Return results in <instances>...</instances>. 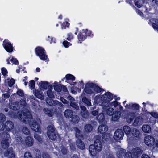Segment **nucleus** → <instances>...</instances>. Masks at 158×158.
I'll return each mask as SVG.
<instances>
[{"mask_svg": "<svg viewBox=\"0 0 158 158\" xmlns=\"http://www.w3.org/2000/svg\"><path fill=\"white\" fill-rule=\"evenodd\" d=\"M97 118L99 122L103 121L104 118V116L103 114L101 113L97 117Z\"/></svg>", "mask_w": 158, "mask_h": 158, "instance_id": "37998d69", "label": "nucleus"}, {"mask_svg": "<svg viewBox=\"0 0 158 158\" xmlns=\"http://www.w3.org/2000/svg\"><path fill=\"white\" fill-rule=\"evenodd\" d=\"M10 96V95L8 93H6L3 94L2 96V98L6 99L8 98Z\"/></svg>", "mask_w": 158, "mask_h": 158, "instance_id": "e2e57ef3", "label": "nucleus"}, {"mask_svg": "<svg viewBox=\"0 0 158 158\" xmlns=\"http://www.w3.org/2000/svg\"><path fill=\"white\" fill-rule=\"evenodd\" d=\"M22 112L21 111H19L17 114V117L19 119H20L22 121L26 123H29L31 126V129L35 131H39L40 130V128L39 123L40 122L39 120L38 122L35 121H33L32 123V116L30 112L28 111H26V112L23 113V115L22 114Z\"/></svg>", "mask_w": 158, "mask_h": 158, "instance_id": "f257e3e1", "label": "nucleus"}, {"mask_svg": "<svg viewBox=\"0 0 158 158\" xmlns=\"http://www.w3.org/2000/svg\"><path fill=\"white\" fill-rule=\"evenodd\" d=\"M5 83H8V86L9 87L12 86L15 83V81L13 78H6V77H5Z\"/></svg>", "mask_w": 158, "mask_h": 158, "instance_id": "a878e982", "label": "nucleus"}, {"mask_svg": "<svg viewBox=\"0 0 158 158\" xmlns=\"http://www.w3.org/2000/svg\"><path fill=\"white\" fill-rule=\"evenodd\" d=\"M74 130L76 132V135L77 137L79 138V136H78V134L80 133V131L77 128H74Z\"/></svg>", "mask_w": 158, "mask_h": 158, "instance_id": "052dcab7", "label": "nucleus"}, {"mask_svg": "<svg viewBox=\"0 0 158 158\" xmlns=\"http://www.w3.org/2000/svg\"><path fill=\"white\" fill-rule=\"evenodd\" d=\"M50 89V90H48L47 91V94L48 96L50 98H52L53 97L52 93L51 90L52 89V86L51 85H49Z\"/></svg>", "mask_w": 158, "mask_h": 158, "instance_id": "e433bc0d", "label": "nucleus"}, {"mask_svg": "<svg viewBox=\"0 0 158 158\" xmlns=\"http://www.w3.org/2000/svg\"><path fill=\"white\" fill-rule=\"evenodd\" d=\"M34 138L39 142H40L42 140V138L37 134H35L34 135Z\"/></svg>", "mask_w": 158, "mask_h": 158, "instance_id": "864d4df0", "label": "nucleus"}, {"mask_svg": "<svg viewBox=\"0 0 158 158\" xmlns=\"http://www.w3.org/2000/svg\"><path fill=\"white\" fill-rule=\"evenodd\" d=\"M70 105L71 106L76 109H77V108H78V106L76 104L73 103H71L70 104Z\"/></svg>", "mask_w": 158, "mask_h": 158, "instance_id": "69168bd1", "label": "nucleus"}, {"mask_svg": "<svg viewBox=\"0 0 158 158\" xmlns=\"http://www.w3.org/2000/svg\"><path fill=\"white\" fill-rule=\"evenodd\" d=\"M142 150L139 147H137L132 149L131 152H127L124 158H137L142 153Z\"/></svg>", "mask_w": 158, "mask_h": 158, "instance_id": "423d86ee", "label": "nucleus"}, {"mask_svg": "<svg viewBox=\"0 0 158 158\" xmlns=\"http://www.w3.org/2000/svg\"><path fill=\"white\" fill-rule=\"evenodd\" d=\"M131 134V136L132 137L131 138L130 140L132 139L134 137H138L140 135V132L139 130L134 129L132 130Z\"/></svg>", "mask_w": 158, "mask_h": 158, "instance_id": "4468645a", "label": "nucleus"}, {"mask_svg": "<svg viewBox=\"0 0 158 158\" xmlns=\"http://www.w3.org/2000/svg\"><path fill=\"white\" fill-rule=\"evenodd\" d=\"M79 120V117L76 115H74L72 119V121L74 123H77Z\"/></svg>", "mask_w": 158, "mask_h": 158, "instance_id": "a19ab883", "label": "nucleus"}, {"mask_svg": "<svg viewBox=\"0 0 158 158\" xmlns=\"http://www.w3.org/2000/svg\"><path fill=\"white\" fill-rule=\"evenodd\" d=\"M141 158H150V157L146 154H143L142 155Z\"/></svg>", "mask_w": 158, "mask_h": 158, "instance_id": "774afa93", "label": "nucleus"}, {"mask_svg": "<svg viewBox=\"0 0 158 158\" xmlns=\"http://www.w3.org/2000/svg\"><path fill=\"white\" fill-rule=\"evenodd\" d=\"M35 95L37 98L41 100L44 99V95L40 93V92L36 90L35 92Z\"/></svg>", "mask_w": 158, "mask_h": 158, "instance_id": "2f4dec72", "label": "nucleus"}, {"mask_svg": "<svg viewBox=\"0 0 158 158\" xmlns=\"http://www.w3.org/2000/svg\"><path fill=\"white\" fill-rule=\"evenodd\" d=\"M73 114V113L72 111L69 110H66L64 113V115L67 118H71Z\"/></svg>", "mask_w": 158, "mask_h": 158, "instance_id": "cd10ccee", "label": "nucleus"}, {"mask_svg": "<svg viewBox=\"0 0 158 158\" xmlns=\"http://www.w3.org/2000/svg\"><path fill=\"white\" fill-rule=\"evenodd\" d=\"M76 143L77 147L79 148L82 149H83L85 148V144L80 139L77 140L76 141Z\"/></svg>", "mask_w": 158, "mask_h": 158, "instance_id": "bb28decb", "label": "nucleus"}, {"mask_svg": "<svg viewBox=\"0 0 158 158\" xmlns=\"http://www.w3.org/2000/svg\"><path fill=\"white\" fill-rule=\"evenodd\" d=\"M24 158H32L29 152H26L24 154Z\"/></svg>", "mask_w": 158, "mask_h": 158, "instance_id": "6e6d98bb", "label": "nucleus"}, {"mask_svg": "<svg viewBox=\"0 0 158 158\" xmlns=\"http://www.w3.org/2000/svg\"><path fill=\"white\" fill-rule=\"evenodd\" d=\"M106 114L109 116H111L113 115L114 110V109L110 107L108 108L106 111Z\"/></svg>", "mask_w": 158, "mask_h": 158, "instance_id": "7c9ffc66", "label": "nucleus"}, {"mask_svg": "<svg viewBox=\"0 0 158 158\" xmlns=\"http://www.w3.org/2000/svg\"><path fill=\"white\" fill-rule=\"evenodd\" d=\"M23 131L24 134H28L30 133L29 130L26 127H24L23 128Z\"/></svg>", "mask_w": 158, "mask_h": 158, "instance_id": "bf43d9fd", "label": "nucleus"}, {"mask_svg": "<svg viewBox=\"0 0 158 158\" xmlns=\"http://www.w3.org/2000/svg\"><path fill=\"white\" fill-rule=\"evenodd\" d=\"M5 116L2 114H0V130H3L5 128L7 130H10L14 127L13 123L10 121H8L6 123L5 126L3 124V123L5 120Z\"/></svg>", "mask_w": 158, "mask_h": 158, "instance_id": "39448f33", "label": "nucleus"}, {"mask_svg": "<svg viewBox=\"0 0 158 158\" xmlns=\"http://www.w3.org/2000/svg\"><path fill=\"white\" fill-rule=\"evenodd\" d=\"M152 19L150 20V22H152V26L153 28L155 29H157L158 30V22H157L158 20H156L155 21V23H154L152 22Z\"/></svg>", "mask_w": 158, "mask_h": 158, "instance_id": "4c0bfd02", "label": "nucleus"}, {"mask_svg": "<svg viewBox=\"0 0 158 158\" xmlns=\"http://www.w3.org/2000/svg\"><path fill=\"white\" fill-rule=\"evenodd\" d=\"M10 60L13 64L15 65H18L19 64V62L16 59L13 57H9L7 60V64H10Z\"/></svg>", "mask_w": 158, "mask_h": 158, "instance_id": "a211bd4d", "label": "nucleus"}, {"mask_svg": "<svg viewBox=\"0 0 158 158\" xmlns=\"http://www.w3.org/2000/svg\"><path fill=\"white\" fill-rule=\"evenodd\" d=\"M35 52L40 58L43 61H48V56L46 55L45 50L41 47H37L35 49Z\"/></svg>", "mask_w": 158, "mask_h": 158, "instance_id": "0eeeda50", "label": "nucleus"}, {"mask_svg": "<svg viewBox=\"0 0 158 158\" xmlns=\"http://www.w3.org/2000/svg\"><path fill=\"white\" fill-rule=\"evenodd\" d=\"M108 129L107 127L104 125H101L99 126L98 128V131L101 133H103L106 131Z\"/></svg>", "mask_w": 158, "mask_h": 158, "instance_id": "4be33fe9", "label": "nucleus"}, {"mask_svg": "<svg viewBox=\"0 0 158 158\" xmlns=\"http://www.w3.org/2000/svg\"><path fill=\"white\" fill-rule=\"evenodd\" d=\"M57 84L58 83L56 82H55L54 83V84L55 85H54V89L55 90L59 92L60 91V86L57 85Z\"/></svg>", "mask_w": 158, "mask_h": 158, "instance_id": "ea45409f", "label": "nucleus"}, {"mask_svg": "<svg viewBox=\"0 0 158 158\" xmlns=\"http://www.w3.org/2000/svg\"><path fill=\"white\" fill-rule=\"evenodd\" d=\"M112 105L111 106H114V107H116V106H118L119 105V104L118 102H117L116 101H114L112 102L111 103Z\"/></svg>", "mask_w": 158, "mask_h": 158, "instance_id": "13d9d810", "label": "nucleus"}, {"mask_svg": "<svg viewBox=\"0 0 158 158\" xmlns=\"http://www.w3.org/2000/svg\"><path fill=\"white\" fill-rule=\"evenodd\" d=\"M17 93V94L20 96H23L24 95V93L23 91L20 89L18 90Z\"/></svg>", "mask_w": 158, "mask_h": 158, "instance_id": "5fc2aeb1", "label": "nucleus"}, {"mask_svg": "<svg viewBox=\"0 0 158 158\" xmlns=\"http://www.w3.org/2000/svg\"><path fill=\"white\" fill-rule=\"evenodd\" d=\"M87 31L86 30H82L81 32L78 35V38L80 42L84 41L86 38L85 35V32Z\"/></svg>", "mask_w": 158, "mask_h": 158, "instance_id": "f8f14e48", "label": "nucleus"}, {"mask_svg": "<svg viewBox=\"0 0 158 158\" xmlns=\"http://www.w3.org/2000/svg\"><path fill=\"white\" fill-rule=\"evenodd\" d=\"M155 139L154 137L150 135H147L144 138V143L147 146H152L154 144Z\"/></svg>", "mask_w": 158, "mask_h": 158, "instance_id": "9d476101", "label": "nucleus"}, {"mask_svg": "<svg viewBox=\"0 0 158 158\" xmlns=\"http://www.w3.org/2000/svg\"><path fill=\"white\" fill-rule=\"evenodd\" d=\"M2 73L4 76L7 74L8 72L6 69L5 68H2L1 69Z\"/></svg>", "mask_w": 158, "mask_h": 158, "instance_id": "3c124183", "label": "nucleus"}, {"mask_svg": "<svg viewBox=\"0 0 158 158\" xmlns=\"http://www.w3.org/2000/svg\"><path fill=\"white\" fill-rule=\"evenodd\" d=\"M6 138L5 137V140H2L1 141V145L3 148H7L9 145L8 142L7 141V139L9 138L10 136L8 134H6Z\"/></svg>", "mask_w": 158, "mask_h": 158, "instance_id": "2eb2a0df", "label": "nucleus"}, {"mask_svg": "<svg viewBox=\"0 0 158 158\" xmlns=\"http://www.w3.org/2000/svg\"><path fill=\"white\" fill-rule=\"evenodd\" d=\"M3 45L5 50L8 52H11L13 51V46L8 40H5L3 42Z\"/></svg>", "mask_w": 158, "mask_h": 158, "instance_id": "9b49d317", "label": "nucleus"}, {"mask_svg": "<svg viewBox=\"0 0 158 158\" xmlns=\"http://www.w3.org/2000/svg\"><path fill=\"white\" fill-rule=\"evenodd\" d=\"M64 46L66 48H68L69 46L72 45V44L68 42L67 41H64L63 42Z\"/></svg>", "mask_w": 158, "mask_h": 158, "instance_id": "8fccbe9b", "label": "nucleus"}, {"mask_svg": "<svg viewBox=\"0 0 158 158\" xmlns=\"http://www.w3.org/2000/svg\"><path fill=\"white\" fill-rule=\"evenodd\" d=\"M123 129L125 133L127 135L128 140H130V139L132 137L131 136V133L130 132L131 129L130 127L128 126H125L123 127Z\"/></svg>", "mask_w": 158, "mask_h": 158, "instance_id": "ddd939ff", "label": "nucleus"}, {"mask_svg": "<svg viewBox=\"0 0 158 158\" xmlns=\"http://www.w3.org/2000/svg\"><path fill=\"white\" fill-rule=\"evenodd\" d=\"M143 131L145 133H149L151 131L150 126L148 125H143L142 127Z\"/></svg>", "mask_w": 158, "mask_h": 158, "instance_id": "393cba45", "label": "nucleus"}, {"mask_svg": "<svg viewBox=\"0 0 158 158\" xmlns=\"http://www.w3.org/2000/svg\"><path fill=\"white\" fill-rule=\"evenodd\" d=\"M129 108H131L134 110H139V106L136 104H130L129 105Z\"/></svg>", "mask_w": 158, "mask_h": 158, "instance_id": "c85d7f7f", "label": "nucleus"}, {"mask_svg": "<svg viewBox=\"0 0 158 158\" xmlns=\"http://www.w3.org/2000/svg\"><path fill=\"white\" fill-rule=\"evenodd\" d=\"M48 129L47 134L48 137L51 139L54 140L56 137V132L53 127L52 126H49L48 127Z\"/></svg>", "mask_w": 158, "mask_h": 158, "instance_id": "6e6552de", "label": "nucleus"}, {"mask_svg": "<svg viewBox=\"0 0 158 158\" xmlns=\"http://www.w3.org/2000/svg\"><path fill=\"white\" fill-rule=\"evenodd\" d=\"M85 130L86 132H89L92 130V127L89 124L86 125L85 127Z\"/></svg>", "mask_w": 158, "mask_h": 158, "instance_id": "c9c22d12", "label": "nucleus"}, {"mask_svg": "<svg viewBox=\"0 0 158 158\" xmlns=\"http://www.w3.org/2000/svg\"><path fill=\"white\" fill-rule=\"evenodd\" d=\"M16 103L15 104H11V105L10 104V108L13 110H15L17 109V107H18L17 105L16 106Z\"/></svg>", "mask_w": 158, "mask_h": 158, "instance_id": "603ef678", "label": "nucleus"}, {"mask_svg": "<svg viewBox=\"0 0 158 158\" xmlns=\"http://www.w3.org/2000/svg\"><path fill=\"white\" fill-rule=\"evenodd\" d=\"M48 83L45 81H41L39 83V85L41 89H46L48 85Z\"/></svg>", "mask_w": 158, "mask_h": 158, "instance_id": "c756f323", "label": "nucleus"}, {"mask_svg": "<svg viewBox=\"0 0 158 158\" xmlns=\"http://www.w3.org/2000/svg\"><path fill=\"white\" fill-rule=\"evenodd\" d=\"M143 122V119L140 117H137L135 119L133 125L135 126H139L142 124Z\"/></svg>", "mask_w": 158, "mask_h": 158, "instance_id": "aec40b11", "label": "nucleus"}, {"mask_svg": "<svg viewBox=\"0 0 158 158\" xmlns=\"http://www.w3.org/2000/svg\"><path fill=\"white\" fill-rule=\"evenodd\" d=\"M135 5L139 8L142 5V2L140 0L137 1H135Z\"/></svg>", "mask_w": 158, "mask_h": 158, "instance_id": "c03bdc74", "label": "nucleus"}, {"mask_svg": "<svg viewBox=\"0 0 158 158\" xmlns=\"http://www.w3.org/2000/svg\"><path fill=\"white\" fill-rule=\"evenodd\" d=\"M82 101L83 102L85 103L87 105L90 106L91 105L90 100L88 99L85 97H84L82 98Z\"/></svg>", "mask_w": 158, "mask_h": 158, "instance_id": "72a5a7b5", "label": "nucleus"}, {"mask_svg": "<svg viewBox=\"0 0 158 158\" xmlns=\"http://www.w3.org/2000/svg\"><path fill=\"white\" fill-rule=\"evenodd\" d=\"M102 89L94 84L93 83L89 82L85 85V91L87 94H96L102 91Z\"/></svg>", "mask_w": 158, "mask_h": 158, "instance_id": "20e7f679", "label": "nucleus"}, {"mask_svg": "<svg viewBox=\"0 0 158 158\" xmlns=\"http://www.w3.org/2000/svg\"><path fill=\"white\" fill-rule=\"evenodd\" d=\"M46 102L50 106H53L56 105L57 104L59 105H61V104L58 101H56L50 99H48L46 100Z\"/></svg>", "mask_w": 158, "mask_h": 158, "instance_id": "6ab92c4d", "label": "nucleus"}, {"mask_svg": "<svg viewBox=\"0 0 158 158\" xmlns=\"http://www.w3.org/2000/svg\"><path fill=\"white\" fill-rule=\"evenodd\" d=\"M113 98L112 94L110 92L105 93L101 95H98L95 98L94 105L99 104L102 106L103 109L104 110V107H107L110 106V102Z\"/></svg>", "mask_w": 158, "mask_h": 158, "instance_id": "f03ea898", "label": "nucleus"}, {"mask_svg": "<svg viewBox=\"0 0 158 158\" xmlns=\"http://www.w3.org/2000/svg\"><path fill=\"white\" fill-rule=\"evenodd\" d=\"M98 110H96L93 111L92 112V114L94 116H96L98 114Z\"/></svg>", "mask_w": 158, "mask_h": 158, "instance_id": "338daca9", "label": "nucleus"}, {"mask_svg": "<svg viewBox=\"0 0 158 158\" xmlns=\"http://www.w3.org/2000/svg\"><path fill=\"white\" fill-rule=\"evenodd\" d=\"M60 101L66 104H69V102H68L64 98H63L61 97L60 98Z\"/></svg>", "mask_w": 158, "mask_h": 158, "instance_id": "680f3d73", "label": "nucleus"}, {"mask_svg": "<svg viewBox=\"0 0 158 158\" xmlns=\"http://www.w3.org/2000/svg\"><path fill=\"white\" fill-rule=\"evenodd\" d=\"M44 112L49 116H52V113L51 111L48 110L47 108H44L43 110Z\"/></svg>", "mask_w": 158, "mask_h": 158, "instance_id": "58836bf2", "label": "nucleus"}, {"mask_svg": "<svg viewBox=\"0 0 158 158\" xmlns=\"http://www.w3.org/2000/svg\"><path fill=\"white\" fill-rule=\"evenodd\" d=\"M125 150L121 148L120 147L118 148L116 153V155L117 157L119 158L122 157L125 152Z\"/></svg>", "mask_w": 158, "mask_h": 158, "instance_id": "dca6fc26", "label": "nucleus"}, {"mask_svg": "<svg viewBox=\"0 0 158 158\" xmlns=\"http://www.w3.org/2000/svg\"><path fill=\"white\" fill-rule=\"evenodd\" d=\"M94 145H91L89 147V150L90 155L92 156H95L97 152H99L102 150V144L100 141L101 137L98 135L94 137Z\"/></svg>", "mask_w": 158, "mask_h": 158, "instance_id": "7ed1b4c3", "label": "nucleus"}, {"mask_svg": "<svg viewBox=\"0 0 158 158\" xmlns=\"http://www.w3.org/2000/svg\"><path fill=\"white\" fill-rule=\"evenodd\" d=\"M81 114L82 117L84 118H86L88 115V112L86 110L85 106H81Z\"/></svg>", "mask_w": 158, "mask_h": 158, "instance_id": "f3484780", "label": "nucleus"}, {"mask_svg": "<svg viewBox=\"0 0 158 158\" xmlns=\"http://www.w3.org/2000/svg\"><path fill=\"white\" fill-rule=\"evenodd\" d=\"M83 30H86L87 31L85 32V35L86 37L87 36H88L91 37L93 36V34L91 31H88L87 29Z\"/></svg>", "mask_w": 158, "mask_h": 158, "instance_id": "a18cd8bd", "label": "nucleus"}, {"mask_svg": "<svg viewBox=\"0 0 158 158\" xmlns=\"http://www.w3.org/2000/svg\"><path fill=\"white\" fill-rule=\"evenodd\" d=\"M29 86L31 89H33L35 86V81L32 80L29 81Z\"/></svg>", "mask_w": 158, "mask_h": 158, "instance_id": "79ce46f5", "label": "nucleus"}, {"mask_svg": "<svg viewBox=\"0 0 158 158\" xmlns=\"http://www.w3.org/2000/svg\"><path fill=\"white\" fill-rule=\"evenodd\" d=\"M120 113L119 111H116L112 117V120L113 121H117L120 118Z\"/></svg>", "mask_w": 158, "mask_h": 158, "instance_id": "b1692460", "label": "nucleus"}, {"mask_svg": "<svg viewBox=\"0 0 158 158\" xmlns=\"http://www.w3.org/2000/svg\"><path fill=\"white\" fill-rule=\"evenodd\" d=\"M123 135L124 133L122 130L118 129L115 131L114 135V138L115 140L118 141L123 139Z\"/></svg>", "mask_w": 158, "mask_h": 158, "instance_id": "1a4fd4ad", "label": "nucleus"}, {"mask_svg": "<svg viewBox=\"0 0 158 158\" xmlns=\"http://www.w3.org/2000/svg\"><path fill=\"white\" fill-rule=\"evenodd\" d=\"M27 76L24 77V79H23V82L25 86H26L27 84V82H26V80L27 79Z\"/></svg>", "mask_w": 158, "mask_h": 158, "instance_id": "0e129e2a", "label": "nucleus"}, {"mask_svg": "<svg viewBox=\"0 0 158 158\" xmlns=\"http://www.w3.org/2000/svg\"><path fill=\"white\" fill-rule=\"evenodd\" d=\"M148 115H151L153 117L158 118V113L155 112H151V113H149L148 114Z\"/></svg>", "mask_w": 158, "mask_h": 158, "instance_id": "49530a36", "label": "nucleus"}, {"mask_svg": "<svg viewBox=\"0 0 158 158\" xmlns=\"http://www.w3.org/2000/svg\"><path fill=\"white\" fill-rule=\"evenodd\" d=\"M67 80H71L73 81L75 80L74 76L70 74H67L65 76Z\"/></svg>", "mask_w": 158, "mask_h": 158, "instance_id": "f704fd0d", "label": "nucleus"}, {"mask_svg": "<svg viewBox=\"0 0 158 158\" xmlns=\"http://www.w3.org/2000/svg\"><path fill=\"white\" fill-rule=\"evenodd\" d=\"M4 155L10 158H14L15 157V154L12 150L7 153H5Z\"/></svg>", "mask_w": 158, "mask_h": 158, "instance_id": "473e14b6", "label": "nucleus"}, {"mask_svg": "<svg viewBox=\"0 0 158 158\" xmlns=\"http://www.w3.org/2000/svg\"><path fill=\"white\" fill-rule=\"evenodd\" d=\"M135 117V113H129L126 116V121L127 123H130L132 121Z\"/></svg>", "mask_w": 158, "mask_h": 158, "instance_id": "412c9836", "label": "nucleus"}, {"mask_svg": "<svg viewBox=\"0 0 158 158\" xmlns=\"http://www.w3.org/2000/svg\"><path fill=\"white\" fill-rule=\"evenodd\" d=\"M73 38V37L71 33H69L68 34L67 39L68 40H72Z\"/></svg>", "mask_w": 158, "mask_h": 158, "instance_id": "4d7b16f0", "label": "nucleus"}, {"mask_svg": "<svg viewBox=\"0 0 158 158\" xmlns=\"http://www.w3.org/2000/svg\"><path fill=\"white\" fill-rule=\"evenodd\" d=\"M69 23L67 22H65L63 23L61 28L62 29L65 28L66 27H68L69 26Z\"/></svg>", "mask_w": 158, "mask_h": 158, "instance_id": "de8ad7c7", "label": "nucleus"}, {"mask_svg": "<svg viewBox=\"0 0 158 158\" xmlns=\"http://www.w3.org/2000/svg\"><path fill=\"white\" fill-rule=\"evenodd\" d=\"M25 143L28 146H31L33 144V140L32 138L28 136L25 139Z\"/></svg>", "mask_w": 158, "mask_h": 158, "instance_id": "5701e85b", "label": "nucleus"}, {"mask_svg": "<svg viewBox=\"0 0 158 158\" xmlns=\"http://www.w3.org/2000/svg\"><path fill=\"white\" fill-rule=\"evenodd\" d=\"M111 136H112L110 135V134H106L103 135L102 138L103 139L106 140V139L108 140Z\"/></svg>", "mask_w": 158, "mask_h": 158, "instance_id": "09e8293b", "label": "nucleus"}]
</instances>
